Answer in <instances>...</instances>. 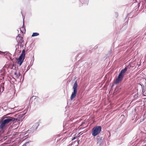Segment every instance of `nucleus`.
<instances>
[{
	"instance_id": "nucleus-1",
	"label": "nucleus",
	"mask_w": 146,
	"mask_h": 146,
	"mask_svg": "<svg viewBox=\"0 0 146 146\" xmlns=\"http://www.w3.org/2000/svg\"><path fill=\"white\" fill-rule=\"evenodd\" d=\"M127 67L126 66L124 68L121 70L115 82V84L119 83L122 80L124 76V74L127 71Z\"/></svg>"
},
{
	"instance_id": "nucleus-2",
	"label": "nucleus",
	"mask_w": 146,
	"mask_h": 146,
	"mask_svg": "<svg viewBox=\"0 0 146 146\" xmlns=\"http://www.w3.org/2000/svg\"><path fill=\"white\" fill-rule=\"evenodd\" d=\"M3 120L7 124L11 122H15L19 120L18 118H15L11 117H5L3 118Z\"/></svg>"
},
{
	"instance_id": "nucleus-3",
	"label": "nucleus",
	"mask_w": 146,
	"mask_h": 146,
	"mask_svg": "<svg viewBox=\"0 0 146 146\" xmlns=\"http://www.w3.org/2000/svg\"><path fill=\"white\" fill-rule=\"evenodd\" d=\"M102 127L101 126H97L94 127L92 129V135L94 137L98 135L101 131Z\"/></svg>"
},
{
	"instance_id": "nucleus-4",
	"label": "nucleus",
	"mask_w": 146,
	"mask_h": 146,
	"mask_svg": "<svg viewBox=\"0 0 146 146\" xmlns=\"http://www.w3.org/2000/svg\"><path fill=\"white\" fill-rule=\"evenodd\" d=\"M25 49H23L22 50V53L19 57V58L17 59L18 60L17 63L19 64V66H21L23 62L25 56Z\"/></svg>"
},
{
	"instance_id": "nucleus-5",
	"label": "nucleus",
	"mask_w": 146,
	"mask_h": 146,
	"mask_svg": "<svg viewBox=\"0 0 146 146\" xmlns=\"http://www.w3.org/2000/svg\"><path fill=\"white\" fill-rule=\"evenodd\" d=\"M78 85L77 81H76L74 84L73 89V91L72 93L71 97L70 100H72L76 96L77 93V88Z\"/></svg>"
},
{
	"instance_id": "nucleus-6",
	"label": "nucleus",
	"mask_w": 146,
	"mask_h": 146,
	"mask_svg": "<svg viewBox=\"0 0 146 146\" xmlns=\"http://www.w3.org/2000/svg\"><path fill=\"white\" fill-rule=\"evenodd\" d=\"M104 138L103 137L100 136H98L96 138V141L98 144H99V146H102L103 143V140Z\"/></svg>"
},
{
	"instance_id": "nucleus-7",
	"label": "nucleus",
	"mask_w": 146,
	"mask_h": 146,
	"mask_svg": "<svg viewBox=\"0 0 146 146\" xmlns=\"http://www.w3.org/2000/svg\"><path fill=\"white\" fill-rule=\"evenodd\" d=\"M20 35L18 34V36L16 37V40L18 42L19 45H20L21 47L22 46V43L23 42V37L20 36Z\"/></svg>"
},
{
	"instance_id": "nucleus-8",
	"label": "nucleus",
	"mask_w": 146,
	"mask_h": 146,
	"mask_svg": "<svg viewBox=\"0 0 146 146\" xmlns=\"http://www.w3.org/2000/svg\"><path fill=\"white\" fill-rule=\"evenodd\" d=\"M39 125V124L38 122L35 123L31 128L30 131L32 132H34L37 129Z\"/></svg>"
},
{
	"instance_id": "nucleus-9",
	"label": "nucleus",
	"mask_w": 146,
	"mask_h": 146,
	"mask_svg": "<svg viewBox=\"0 0 146 146\" xmlns=\"http://www.w3.org/2000/svg\"><path fill=\"white\" fill-rule=\"evenodd\" d=\"M4 84L5 82H3L1 83L0 85V93H1L4 90Z\"/></svg>"
},
{
	"instance_id": "nucleus-10",
	"label": "nucleus",
	"mask_w": 146,
	"mask_h": 146,
	"mask_svg": "<svg viewBox=\"0 0 146 146\" xmlns=\"http://www.w3.org/2000/svg\"><path fill=\"white\" fill-rule=\"evenodd\" d=\"M7 124L4 122L3 121H2L0 125V129H3L4 127Z\"/></svg>"
},
{
	"instance_id": "nucleus-11",
	"label": "nucleus",
	"mask_w": 146,
	"mask_h": 146,
	"mask_svg": "<svg viewBox=\"0 0 146 146\" xmlns=\"http://www.w3.org/2000/svg\"><path fill=\"white\" fill-rule=\"evenodd\" d=\"M14 74L15 75V77L17 78H18L19 77L21 76V74L19 72H18L17 71H16L14 73Z\"/></svg>"
},
{
	"instance_id": "nucleus-12",
	"label": "nucleus",
	"mask_w": 146,
	"mask_h": 146,
	"mask_svg": "<svg viewBox=\"0 0 146 146\" xmlns=\"http://www.w3.org/2000/svg\"><path fill=\"white\" fill-rule=\"evenodd\" d=\"M39 34L38 33H33L32 35V37H35L38 36Z\"/></svg>"
},
{
	"instance_id": "nucleus-13",
	"label": "nucleus",
	"mask_w": 146,
	"mask_h": 146,
	"mask_svg": "<svg viewBox=\"0 0 146 146\" xmlns=\"http://www.w3.org/2000/svg\"><path fill=\"white\" fill-rule=\"evenodd\" d=\"M8 53H9V52H4L0 51V54H7Z\"/></svg>"
},
{
	"instance_id": "nucleus-14",
	"label": "nucleus",
	"mask_w": 146,
	"mask_h": 146,
	"mask_svg": "<svg viewBox=\"0 0 146 146\" xmlns=\"http://www.w3.org/2000/svg\"><path fill=\"white\" fill-rule=\"evenodd\" d=\"M81 2L82 3V4H88V1L87 0H86L85 1V2H84L83 1H81Z\"/></svg>"
},
{
	"instance_id": "nucleus-15",
	"label": "nucleus",
	"mask_w": 146,
	"mask_h": 146,
	"mask_svg": "<svg viewBox=\"0 0 146 146\" xmlns=\"http://www.w3.org/2000/svg\"><path fill=\"white\" fill-rule=\"evenodd\" d=\"M21 29H23L25 30V27L24 24V19H23V25L21 28Z\"/></svg>"
},
{
	"instance_id": "nucleus-16",
	"label": "nucleus",
	"mask_w": 146,
	"mask_h": 146,
	"mask_svg": "<svg viewBox=\"0 0 146 146\" xmlns=\"http://www.w3.org/2000/svg\"><path fill=\"white\" fill-rule=\"evenodd\" d=\"M115 16L116 18H117L118 16V14L117 12H115Z\"/></svg>"
},
{
	"instance_id": "nucleus-17",
	"label": "nucleus",
	"mask_w": 146,
	"mask_h": 146,
	"mask_svg": "<svg viewBox=\"0 0 146 146\" xmlns=\"http://www.w3.org/2000/svg\"><path fill=\"white\" fill-rule=\"evenodd\" d=\"M29 142V141H27L26 142V143H24L23 145L22 146H26V144H28Z\"/></svg>"
},
{
	"instance_id": "nucleus-18",
	"label": "nucleus",
	"mask_w": 146,
	"mask_h": 146,
	"mask_svg": "<svg viewBox=\"0 0 146 146\" xmlns=\"http://www.w3.org/2000/svg\"><path fill=\"white\" fill-rule=\"evenodd\" d=\"M76 138V137H73L72 139V141H73L74 139H75Z\"/></svg>"
},
{
	"instance_id": "nucleus-19",
	"label": "nucleus",
	"mask_w": 146,
	"mask_h": 146,
	"mask_svg": "<svg viewBox=\"0 0 146 146\" xmlns=\"http://www.w3.org/2000/svg\"><path fill=\"white\" fill-rule=\"evenodd\" d=\"M20 30L22 33H23V31H25L23 29H21L20 28Z\"/></svg>"
},
{
	"instance_id": "nucleus-20",
	"label": "nucleus",
	"mask_w": 146,
	"mask_h": 146,
	"mask_svg": "<svg viewBox=\"0 0 146 146\" xmlns=\"http://www.w3.org/2000/svg\"><path fill=\"white\" fill-rule=\"evenodd\" d=\"M34 97L33 96L32 97H31L29 99H28L29 101V102H30L31 100V99L33 98Z\"/></svg>"
},
{
	"instance_id": "nucleus-21",
	"label": "nucleus",
	"mask_w": 146,
	"mask_h": 146,
	"mask_svg": "<svg viewBox=\"0 0 146 146\" xmlns=\"http://www.w3.org/2000/svg\"><path fill=\"white\" fill-rule=\"evenodd\" d=\"M114 84H112L111 86V88H112L114 86Z\"/></svg>"
},
{
	"instance_id": "nucleus-22",
	"label": "nucleus",
	"mask_w": 146,
	"mask_h": 146,
	"mask_svg": "<svg viewBox=\"0 0 146 146\" xmlns=\"http://www.w3.org/2000/svg\"><path fill=\"white\" fill-rule=\"evenodd\" d=\"M140 85H141V88H143L144 87V86H143V85H142L141 84H140Z\"/></svg>"
},
{
	"instance_id": "nucleus-23",
	"label": "nucleus",
	"mask_w": 146,
	"mask_h": 146,
	"mask_svg": "<svg viewBox=\"0 0 146 146\" xmlns=\"http://www.w3.org/2000/svg\"><path fill=\"white\" fill-rule=\"evenodd\" d=\"M18 116H19V117H20V115H18Z\"/></svg>"
},
{
	"instance_id": "nucleus-24",
	"label": "nucleus",
	"mask_w": 146,
	"mask_h": 146,
	"mask_svg": "<svg viewBox=\"0 0 146 146\" xmlns=\"http://www.w3.org/2000/svg\"><path fill=\"white\" fill-rule=\"evenodd\" d=\"M29 108H27V110H29Z\"/></svg>"
},
{
	"instance_id": "nucleus-25",
	"label": "nucleus",
	"mask_w": 146,
	"mask_h": 146,
	"mask_svg": "<svg viewBox=\"0 0 146 146\" xmlns=\"http://www.w3.org/2000/svg\"><path fill=\"white\" fill-rule=\"evenodd\" d=\"M14 64H13V66H14Z\"/></svg>"
},
{
	"instance_id": "nucleus-26",
	"label": "nucleus",
	"mask_w": 146,
	"mask_h": 146,
	"mask_svg": "<svg viewBox=\"0 0 146 146\" xmlns=\"http://www.w3.org/2000/svg\"><path fill=\"white\" fill-rule=\"evenodd\" d=\"M13 108H11L12 110H13Z\"/></svg>"
}]
</instances>
